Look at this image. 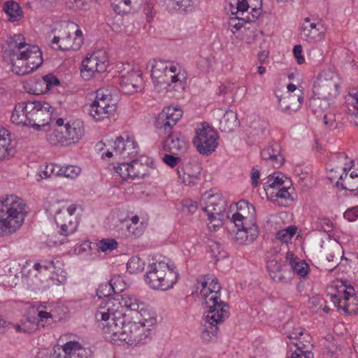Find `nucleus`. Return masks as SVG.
I'll return each mask as SVG.
<instances>
[{
	"label": "nucleus",
	"instance_id": "f704fd0d",
	"mask_svg": "<svg viewBox=\"0 0 358 358\" xmlns=\"http://www.w3.org/2000/svg\"><path fill=\"white\" fill-rule=\"evenodd\" d=\"M27 107L25 102H20L15 105L11 115V122L17 125L30 126L29 118L27 113Z\"/></svg>",
	"mask_w": 358,
	"mask_h": 358
},
{
	"label": "nucleus",
	"instance_id": "7ed1b4c3",
	"mask_svg": "<svg viewBox=\"0 0 358 358\" xmlns=\"http://www.w3.org/2000/svg\"><path fill=\"white\" fill-rule=\"evenodd\" d=\"M11 70L17 75L23 76L37 69L43 63L42 53L39 48L25 42L23 36L14 35L8 43Z\"/></svg>",
	"mask_w": 358,
	"mask_h": 358
},
{
	"label": "nucleus",
	"instance_id": "09e8293b",
	"mask_svg": "<svg viewBox=\"0 0 358 358\" xmlns=\"http://www.w3.org/2000/svg\"><path fill=\"white\" fill-rule=\"evenodd\" d=\"M117 245V242L113 238H103L96 243L98 250L103 252H111L116 249Z\"/></svg>",
	"mask_w": 358,
	"mask_h": 358
},
{
	"label": "nucleus",
	"instance_id": "dca6fc26",
	"mask_svg": "<svg viewBox=\"0 0 358 358\" xmlns=\"http://www.w3.org/2000/svg\"><path fill=\"white\" fill-rule=\"evenodd\" d=\"M83 36L80 29L75 31L71 35L68 27L59 31L58 36H55L51 41V46L57 50L69 51L78 50L83 44Z\"/></svg>",
	"mask_w": 358,
	"mask_h": 358
},
{
	"label": "nucleus",
	"instance_id": "864d4df0",
	"mask_svg": "<svg viewBox=\"0 0 358 358\" xmlns=\"http://www.w3.org/2000/svg\"><path fill=\"white\" fill-rule=\"evenodd\" d=\"M306 345H304L303 346L305 348H303V351H297V350H294L293 352H292L291 353V358H313V353L311 352V349H312V347H313V345L312 343H309L308 342H307L306 343Z\"/></svg>",
	"mask_w": 358,
	"mask_h": 358
},
{
	"label": "nucleus",
	"instance_id": "9b49d317",
	"mask_svg": "<svg viewBox=\"0 0 358 358\" xmlns=\"http://www.w3.org/2000/svg\"><path fill=\"white\" fill-rule=\"evenodd\" d=\"M340 80L337 73L332 71H322L318 76L313 86V93L317 99L327 101L323 108L330 106L329 101L334 100L338 95Z\"/></svg>",
	"mask_w": 358,
	"mask_h": 358
},
{
	"label": "nucleus",
	"instance_id": "f3484780",
	"mask_svg": "<svg viewBox=\"0 0 358 358\" xmlns=\"http://www.w3.org/2000/svg\"><path fill=\"white\" fill-rule=\"evenodd\" d=\"M83 69L81 76L86 80L90 79L95 73L104 72L108 65V56L104 50L94 52L82 62Z\"/></svg>",
	"mask_w": 358,
	"mask_h": 358
},
{
	"label": "nucleus",
	"instance_id": "a211bd4d",
	"mask_svg": "<svg viewBox=\"0 0 358 358\" xmlns=\"http://www.w3.org/2000/svg\"><path fill=\"white\" fill-rule=\"evenodd\" d=\"M236 212L231 216V221L236 227H258L255 208L245 200L239 201L236 204Z\"/></svg>",
	"mask_w": 358,
	"mask_h": 358
},
{
	"label": "nucleus",
	"instance_id": "bf43d9fd",
	"mask_svg": "<svg viewBox=\"0 0 358 358\" xmlns=\"http://www.w3.org/2000/svg\"><path fill=\"white\" fill-rule=\"evenodd\" d=\"M283 183L282 178L279 176H269L268 181L265 183V189L276 188L281 186Z\"/></svg>",
	"mask_w": 358,
	"mask_h": 358
},
{
	"label": "nucleus",
	"instance_id": "de8ad7c7",
	"mask_svg": "<svg viewBox=\"0 0 358 358\" xmlns=\"http://www.w3.org/2000/svg\"><path fill=\"white\" fill-rule=\"evenodd\" d=\"M130 166L129 163L124 162L118 164L114 167L115 176L119 177L122 180H126L127 179H131V174L130 172Z\"/></svg>",
	"mask_w": 358,
	"mask_h": 358
},
{
	"label": "nucleus",
	"instance_id": "2f4dec72",
	"mask_svg": "<svg viewBox=\"0 0 358 358\" xmlns=\"http://www.w3.org/2000/svg\"><path fill=\"white\" fill-rule=\"evenodd\" d=\"M323 255L329 262L332 263L329 267L335 268L342 257L343 250L338 243L329 241L323 246Z\"/></svg>",
	"mask_w": 358,
	"mask_h": 358
},
{
	"label": "nucleus",
	"instance_id": "f8f14e48",
	"mask_svg": "<svg viewBox=\"0 0 358 358\" xmlns=\"http://www.w3.org/2000/svg\"><path fill=\"white\" fill-rule=\"evenodd\" d=\"M192 143L197 151L203 155L214 152L218 145V134L210 125L203 123L196 129Z\"/></svg>",
	"mask_w": 358,
	"mask_h": 358
},
{
	"label": "nucleus",
	"instance_id": "4be33fe9",
	"mask_svg": "<svg viewBox=\"0 0 358 358\" xmlns=\"http://www.w3.org/2000/svg\"><path fill=\"white\" fill-rule=\"evenodd\" d=\"M229 10L233 15H244L251 13L250 18L255 20L261 13L262 0H229Z\"/></svg>",
	"mask_w": 358,
	"mask_h": 358
},
{
	"label": "nucleus",
	"instance_id": "4d7b16f0",
	"mask_svg": "<svg viewBox=\"0 0 358 358\" xmlns=\"http://www.w3.org/2000/svg\"><path fill=\"white\" fill-rule=\"evenodd\" d=\"M324 123L330 129H334L337 127L338 123L336 115L329 112L324 115Z\"/></svg>",
	"mask_w": 358,
	"mask_h": 358
},
{
	"label": "nucleus",
	"instance_id": "49530a36",
	"mask_svg": "<svg viewBox=\"0 0 358 358\" xmlns=\"http://www.w3.org/2000/svg\"><path fill=\"white\" fill-rule=\"evenodd\" d=\"M10 326L13 327L17 332H22L24 334H30L36 330L33 320L30 318H27L26 320L22 321L21 324H11Z\"/></svg>",
	"mask_w": 358,
	"mask_h": 358
},
{
	"label": "nucleus",
	"instance_id": "3c124183",
	"mask_svg": "<svg viewBox=\"0 0 358 358\" xmlns=\"http://www.w3.org/2000/svg\"><path fill=\"white\" fill-rule=\"evenodd\" d=\"M61 166L55 164H50L45 166L40 176L42 178H48L52 176H60Z\"/></svg>",
	"mask_w": 358,
	"mask_h": 358
},
{
	"label": "nucleus",
	"instance_id": "58836bf2",
	"mask_svg": "<svg viewBox=\"0 0 358 358\" xmlns=\"http://www.w3.org/2000/svg\"><path fill=\"white\" fill-rule=\"evenodd\" d=\"M237 114L233 110H227L220 122V129L224 132H231L238 126Z\"/></svg>",
	"mask_w": 358,
	"mask_h": 358
},
{
	"label": "nucleus",
	"instance_id": "37998d69",
	"mask_svg": "<svg viewBox=\"0 0 358 358\" xmlns=\"http://www.w3.org/2000/svg\"><path fill=\"white\" fill-rule=\"evenodd\" d=\"M3 10L9 15L11 21L19 20L22 15V11L19 4L15 1H6Z\"/></svg>",
	"mask_w": 358,
	"mask_h": 358
},
{
	"label": "nucleus",
	"instance_id": "9d476101",
	"mask_svg": "<svg viewBox=\"0 0 358 358\" xmlns=\"http://www.w3.org/2000/svg\"><path fill=\"white\" fill-rule=\"evenodd\" d=\"M201 206L208 216V227L211 231H216L222 224L223 213L226 202L220 194L206 192L201 196Z\"/></svg>",
	"mask_w": 358,
	"mask_h": 358
},
{
	"label": "nucleus",
	"instance_id": "6e6d98bb",
	"mask_svg": "<svg viewBox=\"0 0 358 358\" xmlns=\"http://www.w3.org/2000/svg\"><path fill=\"white\" fill-rule=\"evenodd\" d=\"M182 210L186 214H193L198 209L196 202L191 199L184 200L182 203Z\"/></svg>",
	"mask_w": 358,
	"mask_h": 358
},
{
	"label": "nucleus",
	"instance_id": "5fc2aeb1",
	"mask_svg": "<svg viewBox=\"0 0 358 358\" xmlns=\"http://www.w3.org/2000/svg\"><path fill=\"white\" fill-rule=\"evenodd\" d=\"M39 84H44L46 91L48 92L53 86L58 85L59 81L52 74H48L40 79Z\"/></svg>",
	"mask_w": 358,
	"mask_h": 358
},
{
	"label": "nucleus",
	"instance_id": "412c9836",
	"mask_svg": "<svg viewBox=\"0 0 358 358\" xmlns=\"http://www.w3.org/2000/svg\"><path fill=\"white\" fill-rule=\"evenodd\" d=\"M113 150L115 156L125 159L136 157L139 148L133 135L124 134L114 141Z\"/></svg>",
	"mask_w": 358,
	"mask_h": 358
},
{
	"label": "nucleus",
	"instance_id": "a18cd8bd",
	"mask_svg": "<svg viewBox=\"0 0 358 358\" xmlns=\"http://www.w3.org/2000/svg\"><path fill=\"white\" fill-rule=\"evenodd\" d=\"M145 262L138 257L130 258L127 264V269L131 273H138L143 271Z\"/></svg>",
	"mask_w": 358,
	"mask_h": 358
},
{
	"label": "nucleus",
	"instance_id": "393cba45",
	"mask_svg": "<svg viewBox=\"0 0 358 358\" xmlns=\"http://www.w3.org/2000/svg\"><path fill=\"white\" fill-rule=\"evenodd\" d=\"M168 134L163 144L164 150L173 154H178L187 150V141L180 133L170 131Z\"/></svg>",
	"mask_w": 358,
	"mask_h": 358
},
{
	"label": "nucleus",
	"instance_id": "2eb2a0df",
	"mask_svg": "<svg viewBox=\"0 0 358 358\" xmlns=\"http://www.w3.org/2000/svg\"><path fill=\"white\" fill-rule=\"evenodd\" d=\"M96 94V99L90 105L89 113L95 120L100 121L113 115L116 110V105L110 95L106 94L103 90H98Z\"/></svg>",
	"mask_w": 358,
	"mask_h": 358
},
{
	"label": "nucleus",
	"instance_id": "ea45409f",
	"mask_svg": "<svg viewBox=\"0 0 358 358\" xmlns=\"http://www.w3.org/2000/svg\"><path fill=\"white\" fill-rule=\"evenodd\" d=\"M10 134L7 129L0 126V159H5L11 155Z\"/></svg>",
	"mask_w": 358,
	"mask_h": 358
},
{
	"label": "nucleus",
	"instance_id": "72a5a7b5",
	"mask_svg": "<svg viewBox=\"0 0 358 358\" xmlns=\"http://www.w3.org/2000/svg\"><path fill=\"white\" fill-rule=\"evenodd\" d=\"M258 235V227H237L235 239L241 245L248 244L253 242Z\"/></svg>",
	"mask_w": 358,
	"mask_h": 358
},
{
	"label": "nucleus",
	"instance_id": "e2e57ef3",
	"mask_svg": "<svg viewBox=\"0 0 358 358\" xmlns=\"http://www.w3.org/2000/svg\"><path fill=\"white\" fill-rule=\"evenodd\" d=\"M344 217L350 222L355 221L358 218V206L348 208L344 213Z\"/></svg>",
	"mask_w": 358,
	"mask_h": 358
},
{
	"label": "nucleus",
	"instance_id": "39448f33",
	"mask_svg": "<svg viewBox=\"0 0 358 358\" xmlns=\"http://www.w3.org/2000/svg\"><path fill=\"white\" fill-rule=\"evenodd\" d=\"M152 79L155 87L166 89L172 83H182L187 78V73L178 64L162 59H153L148 64Z\"/></svg>",
	"mask_w": 358,
	"mask_h": 358
},
{
	"label": "nucleus",
	"instance_id": "bb28decb",
	"mask_svg": "<svg viewBox=\"0 0 358 358\" xmlns=\"http://www.w3.org/2000/svg\"><path fill=\"white\" fill-rule=\"evenodd\" d=\"M201 168L197 164H186L178 169V175L182 183L186 185L196 184L199 180Z\"/></svg>",
	"mask_w": 358,
	"mask_h": 358
},
{
	"label": "nucleus",
	"instance_id": "aec40b11",
	"mask_svg": "<svg viewBox=\"0 0 358 358\" xmlns=\"http://www.w3.org/2000/svg\"><path fill=\"white\" fill-rule=\"evenodd\" d=\"M182 111L177 107H166L158 115L155 120V127L164 134L169 133L178 121L182 117Z\"/></svg>",
	"mask_w": 358,
	"mask_h": 358
},
{
	"label": "nucleus",
	"instance_id": "774afa93",
	"mask_svg": "<svg viewBox=\"0 0 358 358\" xmlns=\"http://www.w3.org/2000/svg\"><path fill=\"white\" fill-rule=\"evenodd\" d=\"M293 53L298 64H301L304 63L305 59L302 55V47L301 45H296L294 46Z\"/></svg>",
	"mask_w": 358,
	"mask_h": 358
},
{
	"label": "nucleus",
	"instance_id": "ddd939ff",
	"mask_svg": "<svg viewBox=\"0 0 358 358\" xmlns=\"http://www.w3.org/2000/svg\"><path fill=\"white\" fill-rule=\"evenodd\" d=\"M27 103V113L29 115L30 127L39 130L41 127L47 125L51 120L54 112L48 103L42 101H28Z\"/></svg>",
	"mask_w": 358,
	"mask_h": 358
},
{
	"label": "nucleus",
	"instance_id": "6e6552de",
	"mask_svg": "<svg viewBox=\"0 0 358 358\" xmlns=\"http://www.w3.org/2000/svg\"><path fill=\"white\" fill-rule=\"evenodd\" d=\"M77 208V204L66 201H55L46 207L50 214L55 215V220L60 227L62 235L66 236L76 231L78 224L75 215Z\"/></svg>",
	"mask_w": 358,
	"mask_h": 358
},
{
	"label": "nucleus",
	"instance_id": "69168bd1",
	"mask_svg": "<svg viewBox=\"0 0 358 358\" xmlns=\"http://www.w3.org/2000/svg\"><path fill=\"white\" fill-rule=\"evenodd\" d=\"M128 231L134 236L138 237L143 234V229L141 226H134L132 224H127Z\"/></svg>",
	"mask_w": 358,
	"mask_h": 358
},
{
	"label": "nucleus",
	"instance_id": "6ab92c4d",
	"mask_svg": "<svg viewBox=\"0 0 358 358\" xmlns=\"http://www.w3.org/2000/svg\"><path fill=\"white\" fill-rule=\"evenodd\" d=\"M325 31L322 23L306 17L300 27V37L309 43H316L323 39Z\"/></svg>",
	"mask_w": 358,
	"mask_h": 358
},
{
	"label": "nucleus",
	"instance_id": "79ce46f5",
	"mask_svg": "<svg viewBox=\"0 0 358 358\" xmlns=\"http://www.w3.org/2000/svg\"><path fill=\"white\" fill-rule=\"evenodd\" d=\"M236 15V18H231L228 23V29L234 34L241 31L243 28L249 29V27H246V25L250 24V22L254 21L249 16L246 17L245 19L240 17L241 15Z\"/></svg>",
	"mask_w": 358,
	"mask_h": 358
},
{
	"label": "nucleus",
	"instance_id": "4468645a",
	"mask_svg": "<svg viewBox=\"0 0 358 358\" xmlns=\"http://www.w3.org/2000/svg\"><path fill=\"white\" fill-rule=\"evenodd\" d=\"M329 293L332 302L346 314H355L358 311V297L353 287L342 285L335 292Z\"/></svg>",
	"mask_w": 358,
	"mask_h": 358
},
{
	"label": "nucleus",
	"instance_id": "7c9ffc66",
	"mask_svg": "<svg viewBox=\"0 0 358 358\" xmlns=\"http://www.w3.org/2000/svg\"><path fill=\"white\" fill-rule=\"evenodd\" d=\"M62 348L63 355L59 354L58 358H88V352L78 342H67Z\"/></svg>",
	"mask_w": 358,
	"mask_h": 358
},
{
	"label": "nucleus",
	"instance_id": "5701e85b",
	"mask_svg": "<svg viewBox=\"0 0 358 358\" xmlns=\"http://www.w3.org/2000/svg\"><path fill=\"white\" fill-rule=\"evenodd\" d=\"M120 85L123 93L134 94L141 90L143 86V78L141 71L131 69L126 73L122 72Z\"/></svg>",
	"mask_w": 358,
	"mask_h": 358
},
{
	"label": "nucleus",
	"instance_id": "603ef678",
	"mask_svg": "<svg viewBox=\"0 0 358 358\" xmlns=\"http://www.w3.org/2000/svg\"><path fill=\"white\" fill-rule=\"evenodd\" d=\"M296 228L294 226H289L286 229L280 230L276 234V238L283 243H287L295 234Z\"/></svg>",
	"mask_w": 358,
	"mask_h": 358
},
{
	"label": "nucleus",
	"instance_id": "a878e982",
	"mask_svg": "<svg viewBox=\"0 0 358 358\" xmlns=\"http://www.w3.org/2000/svg\"><path fill=\"white\" fill-rule=\"evenodd\" d=\"M343 173L341 174L338 178V176H331L329 179L331 181H334L336 179V185L341 186L342 189L355 191L358 188V171L356 170H351L350 173H346V168L343 169Z\"/></svg>",
	"mask_w": 358,
	"mask_h": 358
},
{
	"label": "nucleus",
	"instance_id": "4c0bfd02",
	"mask_svg": "<svg viewBox=\"0 0 358 358\" xmlns=\"http://www.w3.org/2000/svg\"><path fill=\"white\" fill-rule=\"evenodd\" d=\"M267 270L271 278L276 282H283L286 278L285 276V270L281 263L275 259H270L267 262Z\"/></svg>",
	"mask_w": 358,
	"mask_h": 358
},
{
	"label": "nucleus",
	"instance_id": "423d86ee",
	"mask_svg": "<svg viewBox=\"0 0 358 358\" xmlns=\"http://www.w3.org/2000/svg\"><path fill=\"white\" fill-rule=\"evenodd\" d=\"M208 310L203 320L201 337L205 341H209L217 336V324L222 323L229 315V307L221 298L216 301H208L205 303Z\"/></svg>",
	"mask_w": 358,
	"mask_h": 358
},
{
	"label": "nucleus",
	"instance_id": "0e129e2a",
	"mask_svg": "<svg viewBox=\"0 0 358 358\" xmlns=\"http://www.w3.org/2000/svg\"><path fill=\"white\" fill-rule=\"evenodd\" d=\"M181 159L179 157H175L169 154L164 155L163 157V161L165 164L170 166L171 167L176 166L179 162H180Z\"/></svg>",
	"mask_w": 358,
	"mask_h": 358
},
{
	"label": "nucleus",
	"instance_id": "c85d7f7f",
	"mask_svg": "<svg viewBox=\"0 0 358 358\" xmlns=\"http://www.w3.org/2000/svg\"><path fill=\"white\" fill-rule=\"evenodd\" d=\"M303 101V92L301 90H298L294 95L289 94L285 97H280L279 105L282 110L287 113H291L298 110L301 108Z\"/></svg>",
	"mask_w": 358,
	"mask_h": 358
},
{
	"label": "nucleus",
	"instance_id": "cd10ccee",
	"mask_svg": "<svg viewBox=\"0 0 358 358\" xmlns=\"http://www.w3.org/2000/svg\"><path fill=\"white\" fill-rule=\"evenodd\" d=\"M261 155L263 159L273 168H280L284 163V157L280 154V146L277 143L264 148Z\"/></svg>",
	"mask_w": 358,
	"mask_h": 358
},
{
	"label": "nucleus",
	"instance_id": "680f3d73",
	"mask_svg": "<svg viewBox=\"0 0 358 358\" xmlns=\"http://www.w3.org/2000/svg\"><path fill=\"white\" fill-rule=\"evenodd\" d=\"M122 3L124 6L129 7L131 4V0H124L122 1H120L118 4L112 3V6H113L114 11L119 15H124L129 12L128 9L122 8Z\"/></svg>",
	"mask_w": 358,
	"mask_h": 358
},
{
	"label": "nucleus",
	"instance_id": "13d9d810",
	"mask_svg": "<svg viewBox=\"0 0 358 358\" xmlns=\"http://www.w3.org/2000/svg\"><path fill=\"white\" fill-rule=\"evenodd\" d=\"M40 79H37L31 83L29 92L35 94H42L46 93V89L44 84H39Z\"/></svg>",
	"mask_w": 358,
	"mask_h": 358
},
{
	"label": "nucleus",
	"instance_id": "0eeeda50",
	"mask_svg": "<svg viewBox=\"0 0 358 358\" xmlns=\"http://www.w3.org/2000/svg\"><path fill=\"white\" fill-rule=\"evenodd\" d=\"M178 279V273L176 267L164 262L149 264L145 275V280L151 288L161 290L173 287Z\"/></svg>",
	"mask_w": 358,
	"mask_h": 358
},
{
	"label": "nucleus",
	"instance_id": "b1692460",
	"mask_svg": "<svg viewBox=\"0 0 358 358\" xmlns=\"http://www.w3.org/2000/svg\"><path fill=\"white\" fill-rule=\"evenodd\" d=\"M200 295L204 303L220 298L221 287L218 280L211 275L205 276L201 281Z\"/></svg>",
	"mask_w": 358,
	"mask_h": 358
},
{
	"label": "nucleus",
	"instance_id": "8fccbe9b",
	"mask_svg": "<svg viewBox=\"0 0 358 358\" xmlns=\"http://www.w3.org/2000/svg\"><path fill=\"white\" fill-rule=\"evenodd\" d=\"M81 172V169L77 166L69 165L61 166L60 176L73 179L78 177Z\"/></svg>",
	"mask_w": 358,
	"mask_h": 358
},
{
	"label": "nucleus",
	"instance_id": "473e14b6",
	"mask_svg": "<svg viewBox=\"0 0 358 358\" xmlns=\"http://www.w3.org/2000/svg\"><path fill=\"white\" fill-rule=\"evenodd\" d=\"M61 319L62 317L56 313V308H55L50 312L39 310L37 318H34L33 322L36 329L48 327L53 322L60 320Z\"/></svg>",
	"mask_w": 358,
	"mask_h": 358
},
{
	"label": "nucleus",
	"instance_id": "c756f323",
	"mask_svg": "<svg viewBox=\"0 0 358 358\" xmlns=\"http://www.w3.org/2000/svg\"><path fill=\"white\" fill-rule=\"evenodd\" d=\"M152 164V159L145 155H141L129 163L131 179L143 178L148 173V168Z\"/></svg>",
	"mask_w": 358,
	"mask_h": 358
},
{
	"label": "nucleus",
	"instance_id": "f03ea898",
	"mask_svg": "<svg viewBox=\"0 0 358 358\" xmlns=\"http://www.w3.org/2000/svg\"><path fill=\"white\" fill-rule=\"evenodd\" d=\"M124 306L127 316L132 320L126 324L124 343L136 345L145 339L150 331V327L157 322L155 313L147 305L140 301L136 296L131 294L130 300L122 301L116 308Z\"/></svg>",
	"mask_w": 358,
	"mask_h": 358
},
{
	"label": "nucleus",
	"instance_id": "f257e3e1",
	"mask_svg": "<svg viewBox=\"0 0 358 358\" xmlns=\"http://www.w3.org/2000/svg\"><path fill=\"white\" fill-rule=\"evenodd\" d=\"M131 294L124 293L117 295L113 298L102 301L97 308L94 314L96 321L106 340L120 345L124 343L126 324L124 317L127 316V310L124 306L115 308L120 305L122 301L130 300Z\"/></svg>",
	"mask_w": 358,
	"mask_h": 358
},
{
	"label": "nucleus",
	"instance_id": "c03bdc74",
	"mask_svg": "<svg viewBox=\"0 0 358 358\" xmlns=\"http://www.w3.org/2000/svg\"><path fill=\"white\" fill-rule=\"evenodd\" d=\"M114 280L115 278H113L110 282H105L99 286L96 290V295L99 298L108 296L115 292V282Z\"/></svg>",
	"mask_w": 358,
	"mask_h": 358
},
{
	"label": "nucleus",
	"instance_id": "20e7f679",
	"mask_svg": "<svg viewBox=\"0 0 358 358\" xmlns=\"http://www.w3.org/2000/svg\"><path fill=\"white\" fill-rule=\"evenodd\" d=\"M27 213L23 199L15 195L0 197V236L17 231Z\"/></svg>",
	"mask_w": 358,
	"mask_h": 358
},
{
	"label": "nucleus",
	"instance_id": "338daca9",
	"mask_svg": "<svg viewBox=\"0 0 358 358\" xmlns=\"http://www.w3.org/2000/svg\"><path fill=\"white\" fill-rule=\"evenodd\" d=\"M306 333L308 332L303 331V329L301 328H297L294 329L292 332L289 333L287 337L289 339H294L297 341L298 340L301 339V338H302Z\"/></svg>",
	"mask_w": 358,
	"mask_h": 358
},
{
	"label": "nucleus",
	"instance_id": "e433bc0d",
	"mask_svg": "<svg viewBox=\"0 0 358 358\" xmlns=\"http://www.w3.org/2000/svg\"><path fill=\"white\" fill-rule=\"evenodd\" d=\"M43 266L45 270H48L56 275L59 282H63L66 280V273L64 269V264L59 259L43 261Z\"/></svg>",
	"mask_w": 358,
	"mask_h": 358
},
{
	"label": "nucleus",
	"instance_id": "a19ab883",
	"mask_svg": "<svg viewBox=\"0 0 358 358\" xmlns=\"http://www.w3.org/2000/svg\"><path fill=\"white\" fill-rule=\"evenodd\" d=\"M286 261L289 262L293 271L301 277L306 276L309 272V266L301 260L294 258L293 254L287 253Z\"/></svg>",
	"mask_w": 358,
	"mask_h": 358
},
{
	"label": "nucleus",
	"instance_id": "052dcab7",
	"mask_svg": "<svg viewBox=\"0 0 358 358\" xmlns=\"http://www.w3.org/2000/svg\"><path fill=\"white\" fill-rule=\"evenodd\" d=\"M310 336L308 333H306L303 336L302 338H301V339L298 340L297 341H296L294 345L296 348V350H297V351H303V348H305L303 346L306 345V343L307 342H308L309 343H311L310 342Z\"/></svg>",
	"mask_w": 358,
	"mask_h": 358
},
{
	"label": "nucleus",
	"instance_id": "1a4fd4ad",
	"mask_svg": "<svg viewBox=\"0 0 358 358\" xmlns=\"http://www.w3.org/2000/svg\"><path fill=\"white\" fill-rule=\"evenodd\" d=\"M57 126H63L65 134L60 130H54L48 136V141L53 145H69L78 143L84 134L83 123L78 120H69L66 118H57Z\"/></svg>",
	"mask_w": 358,
	"mask_h": 358
},
{
	"label": "nucleus",
	"instance_id": "c9c22d12",
	"mask_svg": "<svg viewBox=\"0 0 358 358\" xmlns=\"http://www.w3.org/2000/svg\"><path fill=\"white\" fill-rule=\"evenodd\" d=\"M23 281L22 266L17 262L10 263L6 282L10 287H16Z\"/></svg>",
	"mask_w": 358,
	"mask_h": 358
}]
</instances>
